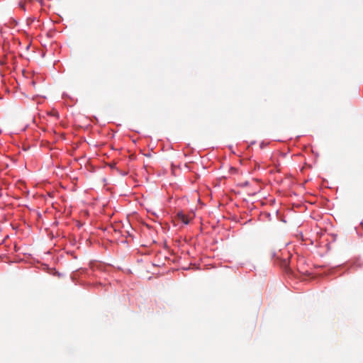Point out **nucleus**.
Here are the masks:
<instances>
[{
    "mask_svg": "<svg viewBox=\"0 0 363 363\" xmlns=\"http://www.w3.org/2000/svg\"><path fill=\"white\" fill-rule=\"evenodd\" d=\"M177 217L178 218L182 221L185 224H188L189 223V220L191 218H189L188 216L186 215H185L184 213L182 212H179L177 213Z\"/></svg>",
    "mask_w": 363,
    "mask_h": 363,
    "instance_id": "nucleus-1",
    "label": "nucleus"
}]
</instances>
